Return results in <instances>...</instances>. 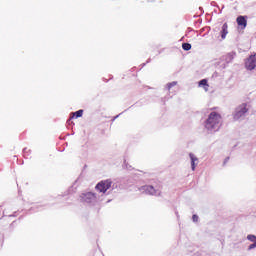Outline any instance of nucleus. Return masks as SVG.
<instances>
[{"label":"nucleus","instance_id":"9d476101","mask_svg":"<svg viewBox=\"0 0 256 256\" xmlns=\"http://www.w3.org/2000/svg\"><path fill=\"white\" fill-rule=\"evenodd\" d=\"M199 85L204 87L205 91H209V84L207 83V79H202L199 82Z\"/></svg>","mask_w":256,"mask_h":256},{"label":"nucleus","instance_id":"9b49d317","mask_svg":"<svg viewBox=\"0 0 256 256\" xmlns=\"http://www.w3.org/2000/svg\"><path fill=\"white\" fill-rule=\"evenodd\" d=\"M234 58H235V55L233 53H229L225 56V61L226 63H231V61H233Z\"/></svg>","mask_w":256,"mask_h":256},{"label":"nucleus","instance_id":"f257e3e1","mask_svg":"<svg viewBox=\"0 0 256 256\" xmlns=\"http://www.w3.org/2000/svg\"><path fill=\"white\" fill-rule=\"evenodd\" d=\"M223 123V117L218 112H211L205 121V128L208 131H215L221 127Z\"/></svg>","mask_w":256,"mask_h":256},{"label":"nucleus","instance_id":"2eb2a0df","mask_svg":"<svg viewBox=\"0 0 256 256\" xmlns=\"http://www.w3.org/2000/svg\"><path fill=\"white\" fill-rule=\"evenodd\" d=\"M192 220L194 221V223H197L199 221V216H197V214H194L192 216Z\"/></svg>","mask_w":256,"mask_h":256},{"label":"nucleus","instance_id":"0eeeda50","mask_svg":"<svg viewBox=\"0 0 256 256\" xmlns=\"http://www.w3.org/2000/svg\"><path fill=\"white\" fill-rule=\"evenodd\" d=\"M143 189L148 195H157V191L151 185L144 186Z\"/></svg>","mask_w":256,"mask_h":256},{"label":"nucleus","instance_id":"20e7f679","mask_svg":"<svg viewBox=\"0 0 256 256\" xmlns=\"http://www.w3.org/2000/svg\"><path fill=\"white\" fill-rule=\"evenodd\" d=\"M96 195L93 192H86L80 195V199L83 203H91L93 199H96Z\"/></svg>","mask_w":256,"mask_h":256},{"label":"nucleus","instance_id":"dca6fc26","mask_svg":"<svg viewBox=\"0 0 256 256\" xmlns=\"http://www.w3.org/2000/svg\"><path fill=\"white\" fill-rule=\"evenodd\" d=\"M177 85V82H171L168 84V89H171V87H175Z\"/></svg>","mask_w":256,"mask_h":256},{"label":"nucleus","instance_id":"f8f14e48","mask_svg":"<svg viewBox=\"0 0 256 256\" xmlns=\"http://www.w3.org/2000/svg\"><path fill=\"white\" fill-rule=\"evenodd\" d=\"M182 49L184 51H191V44L190 43H183L182 44Z\"/></svg>","mask_w":256,"mask_h":256},{"label":"nucleus","instance_id":"4468645a","mask_svg":"<svg viewBox=\"0 0 256 256\" xmlns=\"http://www.w3.org/2000/svg\"><path fill=\"white\" fill-rule=\"evenodd\" d=\"M247 239H248V241H251L252 243H256V236L255 235H248Z\"/></svg>","mask_w":256,"mask_h":256},{"label":"nucleus","instance_id":"1a4fd4ad","mask_svg":"<svg viewBox=\"0 0 256 256\" xmlns=\"http://www.w3.org/2000/svg\"><path fill=\"white\" fill-rule=\"evenodd\" d=\"M189 157L191 159L192 171H195V161H197V157H195V155H193V153H190Z\"/></svg>","mask_w":256,"mask_h":256},{"label":"nucleus","instance_id":"ddd939ff","mask_svg":"<svg viewBox=\"0 0 256 256\" xmlns=\"http://www.w3.org/2000/svg\"><path fill=\"white\" fill-rule=\"evenodd\" d=\"M72 117H76V119H78V117H83V110L74 112Z\"/></svg>","mask_w":256,"mask_h":256},{"label":"nucleus","instance_id":"f03ea898","mask_svg":"<svg viewBox=\"0 0 256 256\" xmlns=\"http://www.w3.org/2000/svg\"><path fill=\"white\" fill-rule=\"evenodd\" d=\"M112 182L110 180H103L99 182L95 189L96 191H99V193H107L109 189H111Z\"/></svg>","mask_w":256,"mask_h":256},{"label":"nucleus","instance_id":"423d86ee","mask_svg":"<svg viewBox=\"0 0 256 256\" xmlns=\"http://www.w3.org/2000/svg\"><path fill=\"white\" fill-rule=\"evenodd\" d=\"M236 23L239 25V27H242V29H245V27H247V17L238 16L236 19Z\"/></svg>","mask_w":256,"mask_h":256},{"label":"nucleus","instance_id":"7ed1b4c3","mask_svg":"<svg viewBox=\"0 0 256 256\" xmlns=\"http://www.w3.org/2000/svg\"><path fill=\"white\" fill-rule=\"evenodd\" d=\"M247 111H248L247 104H241L240 106H238L236 108V112L234 113V119L236 121L241 119V117H243V115H245V113H247Z\"/></svg>","mask_w":256,"mask_h":256},{"label":"nucleus","instance_id":"f3484780","mask_svg":"<svg viewBox=\"0 0 256 256\" xmlns=\"http://www.w3.org/2000/svg\"><path fill=\"white\" fill-rule=\"evenodd\" d=\"M1 213H3V208L0 207V215H1Z\"/></svg>","mask_w":256,"mask_h":256},{"label":"nucleus","instance_id":"6e6552de","mask_svg":"<svg viewBox=\"0 0 256 256\" xmlns=\"http://www.w3.org/2000/svg\"><path fill=\"white\" fill-rule=\"evenodd\" d=\"M229 25H227V23H224L222 26V31H221V37L222 39H225V37H227V34L229 33Z\"/></svg>","mask_w":256,"mask_h":256},{"label":"nucleus","instance_id":"39448f33","mask_svg":"<svg viewBox=\"0 0 256 256\" xmlns=\"http://www.w3.org/2000/svg\"><path fill=\"white\" fill-rule=\"evenodd\" d=\"M245 67L248 71H253L256 67V54L251 55L245 62Z\"/></svg>","mask_w":256,"mask_h":256}]
</instances>
